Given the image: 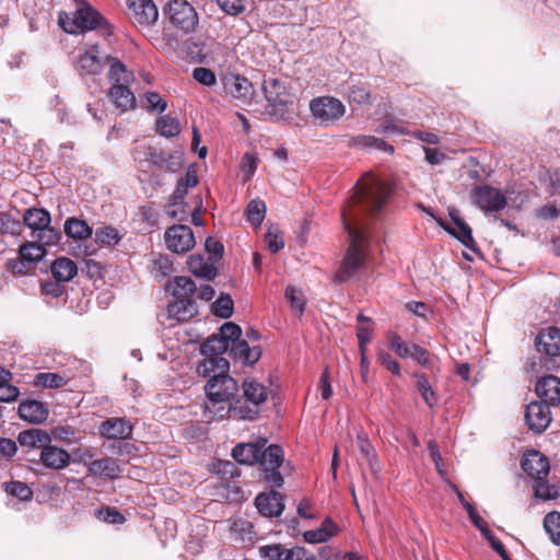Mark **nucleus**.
Returning <instances> with one entry per match:
<instances>
[{
  "mask_svg": "<svg viewBox=\"0 0 560 560\" xmlns=\"http://www.w3.org/2000/svg\"><path fill=\"white\" fill-rule=\"evenodd\" d=\"M390 195V186L375 178L365 180L350 198L348 209L342 210L345 229L349 236V246L336 272V280L348 281L365 267L363 242L366 229L361 222V214L376 217L382 212Z\"/></svg>",
  "mask_w": 560,
  "mask_h": 560,
  "instance_id": "1",
  "label": "nucleus"
},
{
  "mask_svg": "<svg viewBox=\"0 0 560 560\" xmlns=\"http://www.w3.org/2000/svg\"><path fill=\"white\" fill-rule=\"evenodd\" d=\"M230 363L225 358L205 359L197 366L199 375L209 376L205 386L208 399L234 398L237 383L228 372Z\"/></svg>",
  "mask_w": 560,
  "mask_h": 560,
  "instance_id": "2",
  "label": "nucleus"
},
{
  "mask_svg": "<svg viewBox=\"0 0 560 560\" xmlns=\"http://www.w3.org/2000/svg\"><path fill=\"white\" fill-rule=\"evenodd\" d=\"M75 1L82 5L72 15L67 12L59 13V25L65 32L75 34L79 31L97 30L103 36L112 34V26L96 10L83 0Z\"/></svg>",
  "mask_w": 560,
  "mask_h": 560,
  "instance_id": "3",
  "label": "nucleus"
},
{
  "mask_svg": "<svg viewBox=\"0 0 560 560\" xmlns=\"http://www.w3.org/2000/svg\"><path fill=\"white\" fill-rule=\"evenodd\" d=\"M131 154L135 162L139 164L149 162L151 165L171 173L177 172L183 164V153L180 151H173L165 154L154 147L138 145L132 149Z\"/></svg>",
  "mask_w": 560,
  "mask_h": 560,
  "instance_id": "4",
  "label": "nucleus"
},
{
  "mask_svg": "<svg viewBox=\"0 0 560 560\" xmlns=\"http://www.w3.org/2000/svg\"><path fill=\"white\" fill-rule=\"evenodd\" d=\"M243 398H236L241 420H254L259 413V407L268 398V389L255 380L243 382Z\"/></svg>",
  "mask_w": 560,
  "mask_h": 560,
  "instance_id": "5",
  "label": "nucleus"
},
{
  "mask_svg": "<svg viewBox=\"0 0 560 560\" xmlns=\"http://www.w3.org/2000/svg\"><path fill=\"white\" fill-rule=\"evenodd\" d=\"M282 462L283 452L278 445H265L259 454L258 463L264 470V479L271 487L280 488L283 485V477L279 471Z\"/></svg>",
  "mask_w": 560,
  "mask_h": 560,
  "instance_id": "6",
  "label": "nucleus"
},
{
  "mask_svg": "<svg viewBox=\"0 0 560 560\" xmlns=\"http://www.w3.org/2000/svg\"><path fill=\"white\" fill-rule=\"evenodd\" d=\"M310 108L314 118L322 126L332 125L346 113L345 105L338 98L331 96L314 98L310 104Z\"/></svg>",
  "mask_w": 560,
  "mask_h": 560,
  "instance_id": "7",
  "label": "nucleus"
},
{
  "mask_svg": "<svg viewBox=\"0 0 560 560\" xmlns=\"http://www.w3.org/2000/svg\"><path fill=\"white\" fill-rule=\"evenodd\" d=\"M471 202L486 213L503 210L508 200L500 189L489 185L476 186L470 190Z\"/></svg>",
  "mask_w": 560,
  "mask_h": 560,
  "instance_id": "8",
  "label": "nucleus"
},
{
  "mask_svg": "<svg viewBox=\"0 0 560 560\" xmlns=\"http://www.w3.org/2000/svg\"><path fill=\"white\" fill-rule=\"evenodd\" d=\"M166 13L171 23L184 33L192 32L198 24L197 12L186 0H171L167 3Z\"/></svg>",
  "mask_w": 560,
  "mask_h": 560,
  "instance_id": "9",
  "label": "nucleus"
},
{
  "mask_svg": "<svg viewBox=\"0 0 560 560\" xmlns=\"http://www.w3.org/2000/svg\"><path fill=\"white\" fill-rule=\"evenodd\" d=\"M262 90L271 108L268 113L282 118L289 103V95L283 84L277 79H268L264 81Z\"/></svg>",
  "mask_w": 560,
  "mask_h": 560,
  "instance_id": "10",
  "label": "nucleus"
},
{
  "mask_svg": "<svg viewBox=\"0 0 560 560\" xmlns=\"http://www.w3.org/2000/svg\"><path fill=\"white\" fill-rule=\"evenodd\" d=\"M167 248L176 254L189 252L196 244L192 230L187 225H173L164 235Z\"/></svg>",
  "mask_w": 560,
  "mask_h": 560,
  "instance_id": "11",
  "label": "nucleus"
},
{
  "mask_svg": "<svg viewBox=\"0 0 560 560\" xmlns=\"http://www.w3.org/2000/svg\"><path fill=\"white\" fill-rule=\"evenodd\" d=\"M131 21L139 26L153 25L159 19V11L153 0H127Z\"/></svg>",
  "mask_w": 560,
  "mask_h": 560,
  "instance_id": "12",
  "label": "nucleus"
},
{
  "mask_svg": "<svg viewBox=\"0 0 560 560\" xmlns=\"http://www.w3.org/2000/svg\"><path fill=\"white\" fill-rule=\"evenodd\" d=\"M550 406L541 401H533L525 410V422L534 433H542L551 422Z\"/></svg>",
  "mask_w": 560,
  "mask_h": 560,
  "instance_id": "13",
  "label": "nucleus"
},
{
  "mask_svg": "<svg viewBox=\"0 0 560 560\" xmlns=\"http://www.w3.org/2000/svg\"><path fill=\"white\" fill-rule=\"evenodd\" d=\"M109 60L108 55H101L97 45H91L83 54L79 56L77 68L81 74H98Z\"/></svg>",
  "mask_w": 560,
  "mask_h": 560,
  "instance_id": "14",
  "label": "nucleus"
},
{
  "mask_svg": "<svg viewBox=\"0 0 560 560\" xmlns=\"http://www.w3.org/2000/svg\"><path fill=\"white\" fill-rule=\"evenodd\" d=\"M237 406V400L234 398L208 399L205 408V415L209 421H219L225 418L241 420L238 412H236Z\"/></svg>",
  "mask_w": 560,
  "mask_h": 560,
  "instance_id": "15",
  "label": "nucleus"
},
{
  "mask_svg": "<svg viewBox=\"0 0 560 560\" xmlns=\"http://www.w3.org/2000/svg\"><path fill=\"white\" fill-rule=\"evenodd\" d=\"M522 469L534 480L546 479L549 474V462L540 452L532 450L521 460Z\"/></svg>",
  "mask_w": 560,
  "mask_h": 560,
  "instance_id": "16",
  "label": "nucleus"
},
{
  "mask_svg": "<svg viewBox=\"0 0 560 560\" xmlns=\"http://www.w3.org/2000/svg\"><path fill=\"white\" fill-rule=\"evenodd\" d=\"M224 89L228 94L244 104H250L254 98V88L245 77L230 75L224 78Z\"/></svg>",
  "mask_w": 560,
  "mask_h": 560,
  "instance_id": "17",
  "label": "nucleus"
},
{
  "mask_svg": "<svg viewBox=\"0 0 560 560\" xmlns=\"http://www.w3.org/2000/svg\"><path fill=\"white\" fill-rule=\"evenodd\" d=\"M70 460L71 456L66 450L54 446L51 443L46 444L39 451L38 463L49 469H63L70 464Z\"/></svg>",
  "mask_w": 560,
  "mask_h": 560,
  "instance_id": "18",
  "label": "nucleus"
},
{
  "mask_svg": "<svg viewBox=\"0 0 560 560\" xmlns=\"http://www.w3.org/2000/svg\"><path fill=\"white\" fill-rule=\"evenodd\" d=\"M540 401L548 406L560 405V378L553 375L542 376L535 387Z\"/></svg>",
  "mask_w": 560,
  "mask_h": 560,
  "instance_id": "19",
  "label": "nucleus"
},
{
  "mask_svg": "<svg viewBox=\"0 0 560 560\" xmlns=\"http://www.w3.org/2000/svg\"><path fill=\"white\" fill-rule=\"evenodd\" d=\"M255 505L261 515L277 517L284 509L283 497L277 491L260 493L255 499Z\"/></svg>",
  "mask_w": 560,
  "mask_h": 560,
  "instance_id": "20",
  "label": "nucleus"
},
{
  "mask_svg": "<svg viewBox=\"0 0 560 560\" xmlns=\"http://www.w3.org/2000/svg\"><path fill=\"white\" fill-rule=\"evenodd\" d=\"M450 215L455 223L456 228L450 226L447 224H444L443 222H439L440 225L451 235L456 237L465 247L477 250L476 242L472 237L471 229L470 226L458 217L456 210H452L450 212Z\"/></svg>",
  "mask_w": 560,
  "mask_h": 560,
  "instance_id": "21",
  "label": "nucleus"
},
{
  "mask_svg": "<svg viewBox=\"0 0 560 560\" xmlns=\"http://www.w3.org/2000/svg\"><path fill=\"white\" fill-rule=\"evenodd\" d=\"M100 433L108 440H127L131 438L132 425L125 418H108L101 424Z\"/></svg>",
  "mask_w": 560,
  "mask_h": 560,
  "instance_id": "22",
  "label": "nucleus"
},
{
  "mask_svg": "<svg viewBox=\"0 0 560 560\" xmlns=\"http://www.w3.org/2000/svg\"><path fill=\"white\" fill-rule=\"evenodd\" d=\"M536 347L538 352L548 357L560 355V328L548 327L542 329L536 338Z\"/></svg>",
  "mask_w": 560,
  "mask_h": 560,
  "instance_id": "23",
  "label": "nucleus"
},
{
  "mask_svg": "<svg viewBox=\"0 0 560 560\" xmlns=\"http://www.w3.org/2000/svg\"><path fill=\"white\" fill-rule=\"evenodd\" d=\"M267 444L265 439L255 443H240L232 450L233 458L240 464L254 465L259 460V454Z\"/></svg>",
  "mask_w": 560,
  "mask_h": 560,
  "instance_id": "24",
  "label": "nucleus"
},
{
  "mask_svg": "<svg viewBox=\"0 0 560 560\" xmlns=\"http://www.w3.org/2000/svg\"><path fill=\"white\" fill-rule=\"evenodd\" d=\"M48 408L38 400H24L19 405V416L30 423H42L48 418Z\"/></svg>",
  "mask_w": 560,
  "mask_h": 560,
  "instance_id": "25",
  "label": "nucleus"
},
{
  "mask_svg": "<svg viewBox=\"0 0 560 560\" xmlns=\"http://www.w3.org/2000/svg\"><path fill=\"white\" fill-rule=\"evenodd\" d=\"M88 470L93 476L106 479H116L122 472L117 460L112 457L95 459L88 465Z\"/></svg>",
  "mask_w": 560,
  "mask_h": 560,
  "instance_id": "26",
  "label": "nucleus"
},
{
  "mask_svg": "<svg viewBox=\"0 0 560 560\" xmlns=\"http://www.w3.org/2000/svg\"><path fill=\"white\" fill-rule=\"evenodd\" d=\"M18 442L22 447H28L30 451L33 448L42 451L46 444L51 443V438L46 431L34 428L20 432L18 435Z\"/></svg>",
  "mask_w": 560,
  "mask_h": 560,
  "instance_id": "27",
  "label": "nucleus"
},
{
  "mask_svg": "<svg viewBox=\"0 0 560 560\" xmlns=\"http://www.w3.org/2000/svg\"><path fill=\"white\" fill-rule=\"evenodd\" d=\"M128 83L114 84L109 90V97L121 112L131 109L136 105V97L127 86Z\"/></svg>",
  "mask_w": 560,
  "mask_h": 560,
  "instance_id": "28",
  "label": "nucleus"
},
{
  "mask_svg": "<svg viewBox=\"0 0 560 560\" xmlns=\"http://www.w3.org/2000/svg\"><path fill=\"white\" fill-rule=\"evenodd\" d=\"M51 275L59 282H68L78 273L77 264L67 257L57 258L50 266Z\"/></svg>",
  "mask_w": 560,
  "mask_h": 560,
  "instance_id": "29",
  "label": "nucleus"
},
{
  "mask_svg": "<svg viewBox=\"0 0 560 560\" xmlns=\"http://www.w3.org/2000/svg\"><path fill=\"white\" fill-rule=\"evenodd\" d=\"M188 269L196 277L203 278L206 280H212L217 276V267L213 262L205 259L201 255H192L189 257Z\"/></svg>",
  "mask_w": 560,
  "mask_h": 560,
  "instance_id": "30",
  "label": "nucleus"
},
{
  "mask_svg": "<svg viewBox=\"0 0 560 560\" xmlns=\"http://www.w3.org/2000/svg\"><path fill=\"white\" fill-rule=\"evenodd\" d=\"M24 224L34 232H38L51 222L50 213L43 208L27 209L23 215Z\"/></svg>",
  "mask_w": 560,
  "mask_h": 560,
  "instance_id": "31",
  "label": "nucleus"
},
{
  "mask_svg": "<svg viewBox=\"0 0 560 560\" xmlns=\"http://www.w3.org/2000/svg\"><path fill=\"white\" fill-rule=\"evenodd\" d=\"M196 312L197 307L192 300L176 299V301L167 307L168 316L177 322L188 320Z\"/></svg>",
  "mask_w": 560,
  "mask_h": 560,
  "instance_id": "32",
  "label": "nucleus"
},
{
  "mask_svg": "<svg viewBox=\"0 0 560 560\" xmlns=\"http://www.w3.org/2000/svg\"><path fill=\"white\" fill-rule=\"evenodd\" d=\"M336 532V524L330 518H326L318 528L306 530L303 538L308 544H320L331 538Z\"/></svg>",
  "mask_w": 560,
  "mask_h": 560,
  "instance_id": "33",
  "label": "nucleus"
},
{
  "mask_svg": "<svg viewBox=\"0 0 560 560\" xmlns=\"http://www.w3.org/2000/svg\"><path fill=\"white\" fill-rule=\"evenodd\" d=\"M168 288L172 290V294L176 299L192 300V296L197 292L196 283L188 277H175L170 282Z\"/></svg>",
  "mask_w": 560,
  "mask_h": 560,
  "instance_id": "34",
  "label": "nucleus"
},
{
  "mask_svg": "<svg viewBox=\"0 0 560 560\" xmlns=\"http://www.w3.org/2000/svg\"><path fill=\"white\" fill-rule=\"evenodd\" d=\"M198 184V176L196 170L189 167L186 174L180 178L176 185L173 194V206H179L184 203V198L188 191V188L195 187Z\"/></svg>",
  "mask_w": 560,
  "mask_h": 560,
  "instance_id": "35",
  "label": "nucleus"
},
{
  "mask_svg": "<svg viewBox=\"0 0 560 560\" xmlns=\"http://www.w3.org/2000/svg\"><path fill=\"white\" fill-rule=\"evenodd\" d=\"M230 348L228 341L218 334L209 337L201 346V353L206 357L205 359L221 358L220 354L226 352Z\"/></svg>",
  "mask_w": 560,
  "mask_h": 560,
  "instance_id": "36",
  "label": "nucleus"
},
{
  "mask_svg": "<svg viewBox=\"0 0 560 560\" xmlns=\"http://www.w3.org/2000/svg\"><path fill=\"white\" fill-rule=\"evenodd\" d=\"M92 228L84 221L77 218H68L65 222V233L74 240H85L92 235Z\"/></svg>",
  "mask_w": 560,
  "mask_h": 560,
  "instance_id": "37",
  "label": "nucleus"
},
{
  "mask_svg": "<svg viewBox=\"0 0 560 560\" xmlns=\"http://www.w3.org/2000/svg\"><path fill=\"white\" fill-rule=\"evenodd\" d=\"M19 255L22 256L31 265L36 267V264L46 255V249L37 242H26L21 245Z\"/></svg>",
  "mask_w": 560,
  "mask_h": 560,
  "instance_id": "38",
  "label": "nucleus"
},
{
  "mask_svg": "<svg viewBox=\"0 0 560 560\" xmlns=\"http://www.w3.org/2000/svg\"><path fill=\"white\" fill-rule=\"evenodd\" d=\"M109 63V79L114 82V84H122L129 83L132 74L126 68V66L120 62L116 58H112L109 56V60L106 61V65Z\"/></svg>",
  "mask_w": 560,
  "mask_h": 560,
  "instance_id": "39",
  "label": "nucleus"
},
{
  "mask_svg": "<svg viewBox=\"0 0 560 560\" xmlns=\"http://www.w3.org/2000/svg\"><path fill=\"white\" fill-rule=\"evenodd\" d=\"M68 383V378L59 373L42 372L36 374L34 378L35 386L44 388H59Z\"/></svg>",
  "mask_w": 560,
  "mask_h": 560,
  "instance_id": "40",
  "label": "nucleus"
},
{
  "mask_svg": "<svg viewBox=\"0 0 560 560\" xmlns=\"http://www.w3.org/2000/svg\"><path fill=\"white\" fill-rule=\"evenodd\" d=\"M155 129L163 137L172 138L180 132L179 121L168 115L161 116L156 119Z\"/></svg>",
  "mask_w": 560,
  "mask_h": 560,
  "instance_id": "41",
  "label": "nucleus"
},
{
  "mask_svg": "<svg viewBox=\"0 0 560 560\" xmlns=\"http://www.w3.org/2000/svg\"><path fill=\"white\" fill-rule=\"evenodd\" d=\"M121 234L113 226H103L95 231V242L101 246H115L121 241Z\"/></svg>",
  "mask_w": 560,
  "mask_h": 560,
  "instance_id": "42",
  "label": "nucleus"
},
{
  "mask_svg": "<svg viewBox=\"0 0 560 560\" xmlns=\"http://www.w3.org/2000/svg\"><path fill=\"white\" fill-rule=\"evenodd\" d=\"M266 205L262 200L254 199L249 201L246 208V219L254 225L259 226L265 219Z\"/></svg>",
  "mask_w": 560,
  "mask_h": 560,
  "instance_id": "43",
  "label": "nucleus"
},
{
  "mask_svg": "<svg viewBox=\"0 0 560 560\" xmlns=\"http://www.w3.org/2000/svg\"><path fill=\"white\" fill-rule=\"evenodd\" d=\"M352 144L357 145V147H362V148H374L376 150H381V151H385V152H389V153L394 152L393 145L386 143L385 141H383L374 136H365V135L358 136L352 139Z\"/></svg>",
  "mask_w": 560,
  "mask_h": 560,
  "instance_id": "44",
  "label": "nucleus"
},
{
  "mask_svg": "<svg viewBox=\"0 0 560 560\" xmlns=\"http://www.w3.org/2000/svg\"><path fill=\"white\" fill-rule=\"evenodd\" d=\"M416 385L423 400L429 407H433L438 402L436 395L432 389L427 376L422 373L415 374Z\"/></svg>",
  "mask_w": 560,
  "mask_h": 560,
  "instance_id": "45",
  "label": "nucleus"
},
{
  "mask_svg": "<svg viewBox=\"0 0 560 560\" xmlns=\"http://www.w3.org/2000/svg\"><path fill=\"white\" fill-rule=\"evenodd\" d=\"M150 271L155 279H163L173 272V262L167 256L158 255L152 259Z\"/></svg>",
  "mask_w": 560,
  "mask_h": 560,
  "instance_id": "46",
  "label": "nucleus"
},
{
  "mask_svg": "<svg viewBox=\"0 0 560 560\" xmlns=\"http://www.w3.org/2000/svg\"><path fill=\"white\" fill-rule=\"evenodd\" d=\"M544 527L552 542L560 546V513H548L544 518Z\"/></svg>",
  "mask_w": 560,
  "mask_h": 560,
  "instance_id": "47",
  "label": "nucleus"
},
{
  "mask_svg": "<svg viewBox=\"0 0 560 560\" xmlns=\"http://www.w3.org/2000/svg\"><path fill=\"white\" fill-rule=\"evenodd\" d=\"M285 548L281 544L264 545L258 548L259 557L264 560H285Z\"/></svg>",
  "mask_w": 560,
  "mask_h": 560,
  "instance_id": "48",
  "label": "nucleus"
},
{
  "mask_svg": "<svg viewBox=\"0 0 560 560\" xmlns=\"http://www.w3.org/2000/svg\"><path fill=\"white\" fill-rule=\"evenodd\" d=\"M4 490L8 494L15 497L22 501H28L33 497L31 488L22 481H11L4 483Z\"/></svg>",
  "mask_w": 560,
  "mask_h": 560,
  "instance_id": "49",
  "label": "nucleus"
},
{
  "mask_svg": "<svg viewBox=\"0 0 560 560\" xmlns=\"http://www.w3.org/2000/svg\"><path fill=\"white\" fill-rule=\"evenodd\" d=\"M233 300L230 295H221L211 305V312L213 315L221 318H229L233 314Z\"/></svg>",
  "mask_w": 560,
  "mask_h": 560,
  "instance_id": "50",
  "label": "nucleus"
},
{
  "mask_svg": "<svg viewBox=\"0 0 560 560\" xmlns=\"http://www.w3.org/2000/svg\"><path fill=\"white\" fill-rule=\"evenodd\" d=\"M284 294L287 300L290 302L291 307L301 315L305 307V298L303 292L294 285H288Z\"/></svg>",
  "mask_w": 560,
  "mask_h": 560,
  "instance_id": "51",
  "label": "nucleus"
},
{
  "mask_svg": "<svg viewBox=\"0 0 560 560\" xmlns=\"http://www.w3.org/2000/svg\"><path fill=\"white\" fill-rule=\"evenodd\" d=\"M535 497L541 500H552L558 497V490L555 486L549 485L546 479L534 480Z\"/></svg>",
  "mask_w": 560,
  "mask_h": 560,
  "instance_id": "52",
  "label": "nucleus"
},
{
  "mask_svg": "<svg viewBox=\"0 0 560 560\" xmlns=\"http://www.w3.org/2000/svg\"><path fill=\"white\" fill-rule=\"evenodd\" d=\"M389 349L393 350L398 357L402 359L409 358L411 353V346L409 347L399 335L390 332L388 335Z\"/></svg>",
  "mask_w": 560,
  "mask_h": 560,
  "instance_id": "53",
  "label": "nucleus"
},
{
  "mask_svg": "<svg viewBox=\"0 0 560 560\" xmlns=\"http://www.w3.org/2000/svg\"><path fill=\"white\" fill-rule=\"evenodd\" d=\"M376 360L382 366H384L394 375H400V364L387 351L378 349L376 352Z\"/></svg>",
  "mask_w": 560,
  "mask_h": 560,
  "instance_id": "54",
  "label": "nucleus"
},
{
  "mask_svg": "<svg viewBox=\"0 0 560 560\" xmlns=\"http://www.w3.org/2000/svg\"><path fill=\"white\" fill-rule=\"evenodd\" d=\"M60 237H61L60 232L58 230H56L55 228L50 226V224H48V228H45V229L38 231L37 242L43 247L51 246V245H56L59 242Z\"/></svg>",
  "mask_w": 560,
  "mask_h": 560,
  "instance_id": "55",
  "label": "nucleus"
},
{
  "mask_svg": "<svg viewBox=\"0 0 560 560\" xmlns=\"http://www.w3.org/2000/svg\"><path fill=\"white\" fill-rule=\"evenodd\" d=\"M21 231V223L19 220L12 218L8 213L0 212V233L2 234H19Z\"/></svg>",
  "mask_w": 560,
  "mask_h": 560,
  "instance_id": "56",
  "label": "nucleus"
},
{
  "mask_svg": "<svg viewBox=\"0 0 560 560\" xmlns=\"http://www.w3.org/2000/svg\"><path fill=\"white\" fill-rule=\"evenodd\" d=\"M7 267L15 276H25L35 269L33 265L20 255L18 258L9 260Z\"/></svg>",
  "mask_w": 560,
  "mask_h": 560,
  "instance_id": "57",
  "label": "nucleus"
},
{
  "mask_svg": "<svg viewBox=\"0 0 560 560\" xmlns=\"http://www.w3.org/2000/svg\"><path fill=\"white\" fill-rule=\"evenodd\" d=\"M244 180H248L257 170V158L255 154L246 152L240 164Z\"/></svg>",
  "mask_w": 560,
  "mask_h": 560,
  "instance_id": "58",
  "label": "nucleus"
},
{
  "mask_svg": "<svg viewBox=\"0 0 560 560\" xmlns=\"http://www.w3.org/2000/svg\"><path fill=\"white\" fill-rule=\"evenodd\" d=\"M357 337L359 341L370 342L372 338L373 328L371 326V319L365 317L363 314L358 316Z\"/></svg>",
  "mask_w": 560,
  "mask_h": 560,
  "instance_id": "59",
  "label": "nucleus"
},
{
  "mask_svg": "<svg viewBox=\"0 0 560 560\" xmlns=\"http://www.w3.org/2000/svg\"><path fill=\"white\" fill-rule=\"evenodd\" d=\"M96 517L108 524H122L125 516L115 509L104 508L96 512Z\"/></svg>",
  "mask_w": 560,
  "mask_h": 560,
  "instance_id": "60",
  "label": "nucleus"
},
{
  "mask_svg": "<svg viewBox=\"0 0 560 560\" xmlns=\"http://www.w3.org/2000/svg\"><path fill=\"white\" fill-rule=\"evenodd\" d=\"M217 3L229 15H238L245 11V0H217Z\"/></svg>",
  "mask_w": 560,
  "mask_h": 560,
  "instance_id": "61",
  "label": "nucleus"
},
{
  "mask_svg": "<svg viewBox=\"0 0 560 560\" xmlns=\"http://www.w3.org/2000/svg\"><path fill=\"white\" fill-rule=\"evenodd\" d=\"M219 334L230 345L231 341L234 343L237 340H240V337L242 335V329L238 325H236L232 322H229L221 326Z\"/></svg>",
  "mask_w": 560,
  "mask_h": 560,
  "instance_id": "62",
  "label": "nucleus"
},
{
  "mask_svg": "<svg viewBox=\"0 0 560 560\" xmlns=\"http://www.w3.org/2000/svg\"><path fill=\"white\" fill-rule=\"evenodd\" d=\"M192 78L197 82H199L203 85H207V86L213 85L217 81L215 74L213 73V71H211L208 68H203V67H198V68L194 69Z\"/></svg>",
  "mask_w": 560,
  "mask_h": 560,
  "instance_id": "63",
  "label": "nucleus"
},
{
  "mask_svg": "<svg viewBox=\"0 0 560 560\" xmlns=\"http://www.w3.org/2000/svg\"><path fill=\"white\" fill-rule=\"evenodd\" d=\"M145 98L148 103L147 108L149 110L163 113L167 107L166 101H164L156 92H148L145 94Z\"/></svg>",
  "mask_w": 560,
  "mask_h": 560,
  "instance_id": "64",
  "label": "nucleus"
}]
</instances>
